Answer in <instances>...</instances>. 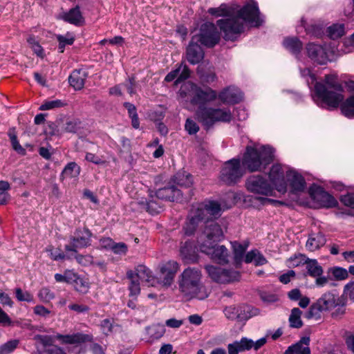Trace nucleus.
<instances>
[{
	"label": "nucleus",
	"mask_w": 354,
	"mask_h": 354,
	"mask_svg": "<svg viewBox=\"0 0 354 354\" xmlns=\"http://www.w3.org/2000/svg\"><path fill=\"white\" fill-rule=\"evenodd\" d=\"M191 92L190 103L198 106L195 111V118L205 129H208L212 127L216 122H230L232 120V115L229 109L207 106V103L217 98L216 91L211 88L203 89L193 84L191 86Z\"/></svg>",
	"instance_id": "nucleus-1"
},
{
	"label": "nucleus",
	"mask_w": 354,
	"mask_h": 354,
	"mask_svg": "<svg viewBox=\"0 0 354 354\" xmlns=\"http://www.w3.org/2000/svg\"><path fill=\"white\" fill-rule=\"evenodd\" d=\"M259 15L260 12L257 3L252 1L244 5L238 11L236 17L219 19L217 21V25L224 33V39L233 41L236 35L241 33L243 30V23L240 19H241L244 21L258 27L263 23V20Z\"/></svg>",
	"instance_id": "nucleus-2"
},
{
	"label": "nucleus",
	"mask_w": 354,
	"mask_h": 354,
	"mask_svg": "<svg viewBox=\"0 0 354 354\" xmlns=\"http://www.w3.org/2000/svg\"><path fill=\"white\" fill-rule=\"evenodd\" d=\"M179 291L187 300L207 299L211 292L202 281L201 271L196 268H187L178 279Z\"/></svg>",
	"instance_id": "nucleus-3"
},
{
	"label": "nucleus",
	"mask_w": 354,
	"mask_h": 354,
	"mask_svg": "<svg viewBox=\"0 0 354 354\" xmlns=\"http://www.w3.org/2000/svg\"><path fill=\"white\" fill-rule=\"evenodd\" d=\"M344 91L342 84L339 82L335 75H326L324 83L316 82L315 92L322 102L326 104L329 109H337L344 100Z\"/></svg>",
	"instance_id": "nucleus-4"
},
{
	"label": "nucleus",
	"mask_w": 354,
	"mask_h": 354,
	"mask_svg": "<svg viewBox=\"0 0 354 354\" xmlns=\"http://www.w3.org/2000/svg\"><path fill=\"white\" fill-rule=\"evenodd\" d=\"M274 160V149L269 146L259 148L248 146L242 158V165L248 171H260Z\"/></svg>",
	"instance_id": "nucleus-5"
},
{
	"label": "nucleus",
	"mask_w": 354,
	"mask_h": 354,
	"mask_svg": "<svg viewBox=\"0 0 354 354\" xmlns=\"http://www.w3.org/2000/svg\"><path fill=\"white\" fill-rule=\"evenodd\" d=\"M221 212V204L217 201H209L199 204L191 212L189 221L184 227L185 234L188 236L193 234L200 223H202L203 221H212L210 219V217L219 216Z\"/></svg>",
	"instance_id": "nucleus-6"
},
{
	"label": "nucleus",
	"mask_w": 354,
	"mask_h": 354,
	"mask_svg": "<svg viewBox=\"0 0 354 354\" xmlns=\"http://www.w3.org/2000/svg\"><path fill=\"white\" fill-rule=\"evenodd\" d=\"M346 304V299L344 296L339 297L333 291L326 292L310 306L307 318L319 319L322 312L330 310L335 307H339L337 311L343 314L344 310L342 308L345 306Z\"/></svg>",
	"instance_id": "nucleus-7"
},
{
	"label": "nucleus",
	"mask_w": 354,
	"mask_h": 354,
	"mask_svg": "<svg viewBox=\"0 0 354 354\" xmlns=\"http://www.w3.org/2000/svg\"><path fill=\"white\" fill-rule=\"evenodd\" d=\"M245 169L241 166L239 158H232L226 161L221 170L220 178L227 185L239 183L244 176Z\"/></svg>",
	"instance_id": "nucleus-8"
},
{
	"label": "nucleus",
	"mask_w": 354,
	"mask_h": 354,
	"mask_svg": "<svg viewBox=\"0 0 354 354\" xmlns=\"http://www.w3.org/2000/svg\"><path fill=\"white\" fill-rule=\"evenodd\" d=\"M192 37H196V40L201 44L213 48L220 41L221 35L213 23L206 22L201 26L199 32Z\"/></svg>",
	"instance_id": "nucleus-9"
},
{
	"label": "nucleus",
	"mask_w": 354,
	"mask_h": 354,
	"mask_svg": "<svg viewBox=\"0 0 354 354\" xmlns=\"http://www.w3.org/2000/svg\"><path fill=\"white\" fill-rule=\"evenodd\" d=\"M92 235V232L87 227L77 228L74 234L69 238L70 242L65 245V250L77 253L78 249L90 246Z\"/></svg>",
	"instance_id": "nucleus-10"
},
{
	"label": "nucleus",
	"mask_w": 354,
	"mask_h": 354,
	"mask_svg": "<svg viewBox=\"0 0 354 354\" xmlns=\"http://www.w3.org/2000/svg\"><path fill=\"white\" fill-rule=\"evenodd\" d=\"M204 229L198 237V247L202 243H214L221 241L223 238V232L221 226L214 221H205Z\"/></svg>",
	"instance_id": "nucleus-11"
},
{
	"label": "nucleus",
	"mask_w": 354,
	"mask_h": 354,
	"mask_svg": "<svg viewBox=\"0 0 354 354\" xmlns=\"http://www.w3.org/2000/svg\"><path fill=\"white\" fill-rule=\"evenodd\" d=\"M245 187L250 192L266 196H272L274 188L270 183L261 175H253L245 181Z\"/></svg>",
	"instance_id": "nucleus-12"
},
{
	"label": "nucleus",
	"mask_w": 354,
	"mask_h": 354,
	"mask_svg": "<svg viewBox=\"0 0 354 354\" xmlns=\"http://www.w3.org/2000/svg\"><path fill=\"white\" fill-rule=\"evenodd\" d=\"M209 277L214 281L221 283H230L238 281L241 277L240 272L232 269H224L214 266H206Z\"/></svg>",
	"instance_id": "nucleus-13"
},
{
	"label": "nucleus",
	"mask_w": 354,
	"mask_h": 354,
	"mask_svg": "<svg viewBox=\"0 0 354 354\" xmlns=\"http://www.w3.org/2000/svg\"><path fill=\"white\" fill-rule=\"evenodd\" d=\"M201 252L211 257V259L219 264H225L229 261L228 250L224 245L214 243L205 244L199 247Z\"/></svg>",
	"instance_id": "nucleus-14"
},
{
	"label": "nucleus",
	"mask_w": 354,
	"mask_h": 354,
	"mask_svg": "<svg viewBox=\"0 0 354 354\" xmlns=\"http://www.w3.org/2000/svg\"><path fill=\"white\" fill-rule=\"evenodd\" d=\"M196 37H192L186 49V58L193 65L200 63L204 58V51Z\"/></svg>",
	"instance_id": "nucleus-15"
},
{
	"label": "nucleus",
	"mask_w": 354,
	"mask_h": 354,
	"mask_svg": "<svg viewBox=\"0 0 354 354\" xmlns=\"http://www.w3.org/2000/svg\"><path fill=\"white\" fill-rule=\"evenodd\" d=\"M178 269L179 265L175 261H169L161 266L160 278L164 286H170L171 285Z\"/></svg>",
	"instance_id": "nucleus-16"
},
{
	"label": "nucleus",
	"mask_w": 354,
	"mask_h": 354,
	"mask_svg": "<svg viewBox=\"0 0 354 354\" xmlns=\"http://www.w3.org/2000/svg\"><path fill=\"white\" fill-rule=\"evenodd\" d=\"M308 57L319 64H326L328 57L326 49L321 45L310 43L306 46Z\"/></svg>",
	"instance_id": "nucleus-17"
},
{
	"label": "nucleus",
	"mask_w": 354,
	"mask_h": 354,
	"mask_svg": "<svg viewBox=\"0 0 354 354\" xmlns=\"http://www.w3.org/2000/svg\"><path fill=\"white\" fill-rule=\"evenodd\" d=\"M156 197L158 199L166 200L169 201H181L183 197V193L175 185H171L158 189L156 192Z\"/></svg>",
	"instance_id": "nucleus-18"
},
{
	"label": "nucleus",
	"mask_w": 354,
	"mask_h": 354,
	"mask_svg": "<svg viewBox=\"0 0 354 354\" xmlns=\"http://www.w3.org/2000/svg\"><path fill=\"white\" fill-rule=\"evenodd\" d=\"M223 103L237 104L243 99L241 91L236 87L228 86L217 95Z\"/></svg>",
	"instance_id": "nucleus-19"
},
{
	"label": "nucleus",
	"mask_w": 354,
	"mask_h": 354,
	"mask_svg": "<svg viewBox=\"0 0 354 354\" xmlns=\"http://www.w3.org/2000/svg\"><path fill=\"white\" fill-rule=\"evenodd\" d=\"M269 178L278 191L285 192L286 190L284 173L280 165L276 164L272 166L269 172Z\"/></svg>",
	"instance_id": "nucleus-20"
},
{
	"label": "nucleus",
	"mask_w": 354,
	"mask_h": 354,
	"mask_svg": "<svg viewBox=\"0 0 354 354\" xmlns=\"http://www.w3.org/2000/svg\"><path fill=\"white\" fill-rule=\"evenodd\" d=\"M133 276L139 281H146L149 286H155L158 283V279L152 274L151 271L144 265H138L135 271H133Z\"/></svg>",
	"instance_id": "nucleus-21"
},
{
	"label": "nucleus",
	"mask_w": 354,
	"mask_h": 354,
	"mask_svg": "<svg viewBox=\"0 0 354 354\" xmlns=\"http://www.w3.org/2000/svg\"><path fill=\"white\" fill-rule=\"evenodd\" d=\"M286 176L294 192H302L306 187L304 178L294 170L287 171Z\"/></svg>",
	"instance_id": "nucleus-22"
},
{
	"label": "nucleus",
	"mask_w": 354,
	"mask_h": 354,
	"mask_svg": "<svg viewBox=\"0 0 354 354\" xmlns=\"http://www.w3.org/2000/svg\"><path fill=\"white\" fill-rule=\"evenodd\" d=\"M252 339L242 337L240 341H234L227 345L228 354H239L252 348Z\"/></svg>",
	"instance_id": "nucleus-23"
},
{
	"label": "nucleus",
	"mask_w": 354,
	"mask_h": 354,
	"mask_svg": "<svg viewBox=\"0 0 354 354\" xmlns=\"http://www.w3.org/2000/svg\"><path fill=\"white\" fill-rule=\"evenodd\" d=\"M87 76L88 74L85 71L75 70L68 77L69 84L75 90H81L84 86Z\"/></svg>",
	"instance_id": "nucleus-24"
},
{
	"label": "nucleus",
	"mask_w": 354,
	"mask_h": 354,
	"mask_svg": "<svg viewBox=\"0 0 354 354\" xmlns=\"http://www.w3.org/2000/svg\"><path fill=\"white\" fill-rule=\"evenodd\" d=\"M326 242V239L323 233H312L309 235L306 243V247L308 250L314 252L324 245Z\"/></svg>",
	"instance_id": "nucleus-25"
},
{
	"label": "nucleus",
	"mask_w": 354,
	"mask_h": 354,
	"mask_svg": "<svg viewBox=\"0 0 354 354\" xmlns=\"http://www.w3.org/2000/svg\"><path fill=\"white\" fill-rule=\"evenodd\" d=\"M244 307H235L230 306L224 309V314L228 319L243 321L249 319L251 315L245 314Z\"/></svg>",
	"instance_id": "nucleus-26"
},
{
	"label": "nucleus",
	"mask_w": 354,
	"mask_h": 354,
	"mask_svg": "<svg viewBox=\"0 0 354 354\" xmlns=\"http://www.w3.org/2000/svg\"><path fill=\"white\" fill-rule=\"evenodd\" d=\"M231 243L233 249L234 264L236 267H239L243 261L244 254L248 247V243L243 245L237 241H234Z\"/></svg>",
	"instance_id": "nucleus-27"
},
{
	"label": "nucleus",
	"mask_w": 354,
	"mask_h": 354,
	"mask_svg": "<svg viewBox=\"0 0 354 354\" xmlns=\"http://www.w3.org/2000/svg\"><path fill=\"white\" fill-rule=\"evenodd\" d=\"M173 182L180 187H189L192 183V176L185 171H179L174 176Z\"/></svg>",
	"instance_id": "nucleus-28"
},
{
	"label": "nucleus",
	"mask_w": 354,
	"mask_h": 354,
	"mask_svg": "<svg viewBox=\"0 0 354 354\" xmlns=\"http://www.w3.org/2000/svg\"><path fill=\"white\" fill-rule=\"evenodd\" d=\"M283 46L292 54L297 55L302 49V42L297 37H286L283 42Z\"/></svg>",
	"instance_id": "nucleus-29"
},
{
	"label": "nucleus",
	"mask_w": 354,
	"mask_h": 354,
	"mask_svg": "<svg viewBox=\"0 0 354 354\" xmlns=\"http://www.w3.org/2000/svg\"><path fill=\"white\" fill-rule=\"evenodd\" d=\"M63 19L64 21L74 25H80L84 21L78 6L71 9L68 12L65 13Z\"/></svg>",
	"instance_id": "nucleus-30"
},
{
	"label": "nucleus",
	"mask_w": 354,
	"mask_h": 354,
	"mask_svg": "<svg viewBox=\"0 0 354 354\" xmlns=\"http://www.w3.org/2000/svg\"><path fill=\"white\" fill-rule=\"evenodd\" d=\"M307 273L312 277L322 275L324 270L316 259H307L305 261Z\"/></svg>",
	"instance_id": "nucleus-31"
},
{
	"label": "nucleus",
	"mask_w": 354,
	"mask_h": 354,
	"mask_svg": "<svg viewBox=\"0 0 354 354\" xmlns=\"http://www.w3.org/2000/svg\"><path fill=\"white\" fill-rule=\"evenodd\" d=\"M80 167L78 166L75 162L68 163L64 168L60 179L64 180L66 178H76L80 175Z\"/></svg>",
	"instance_id": "nucleus-32"
},
{
	"label": "nucleus",
	"mask_w": 354,
	"mask_h": 354,
	"mask_svg": "<svg viewBox=\"0 0 354 354\" xmlns=\"http://www.w3.org/2000/svg\"><path fill=\"white\" fill-rule=\"evenodd\" d=\"M127 277L130 280L129 285V296L135 297V299H136L140 293V281L134 278L132 270L127 271Z\"/></svg>",
	"instance_id": "nucleus-33"
},
{
	"label": "nucleus",
	"mask_w": 354,
	"mask_h": 354,
	"mask_svg": "<svg viewBox=\"0 0 354 354\" xmlns=\"http://www.w3.org/2000/svg\"><path fill=\"white\" fill-rule=\"evenodd\" d=\"M57 337L65 344H76L84 342L87 340L88 335L82 333H75L66 335H57Z\"/></svg>",
	"instance_id": "nucleus-34"
},
{
	"label": "nucleus",
	"mask_w": 354,
	"mask_h": 354,
	"mask_svg": "<svg viewBox=\"0 0 354 354\" xmlns=\"http://www.w3.org/2000/svg\"><path fill=\"white\" fill-rule=\"evenodd\" d=\"M341 111L342 114L348 118H354V95L348 97L341 103Z\"/></svg>",
	"instance_id": "nucleus-35"
},
{
	"label": "nucleus",
	"mask_w": 354,
	"mask_h": 354,
	"mask_svg": "<svg viewBox=\"0 0 354 354\" xmlns=\"http://www.w3.org/2000/svg\"><path fill=\"white\" fill-rule=\"evenodd\" d=\"M310 337H303L301 339L292 344L295 354H311L310 349L309 347Z\"/></svg>",
	"instance_id": "nucleus-36"
},
{
	"label": "nucleus",
	"mask_w": 354,
	"mask_h": 354,
	"mask_svg": "<svg viewBox=\"0 0 354 354\" xmlns=\"http://www.w3.org/2000/svg\"><path fill=\"white\" fill-rule=\"evenodd\" d=\"M301 310L298 308H294L291 310L288 321L290 326L295 328H300L303 326V322L301 319Z\"/></svg>",
	"instance_id": "nucleus-37"
},
{
	"label": "nucleus",
	"mask_w": 354,
	"mask_h": 354,
	"mask_svg": "<svg viewBox=\"0 0 354 354\" xmlns=\"http://www.w3.org/2000/svg\"><path fill=\"white\" fill-rule=\"evenodd\" d=\"M328 274H331L333 279L337 281H342L348 277V270L344 268L335 266L328 270Z\"/></svg>",
	"instance_id": "nucleus-38"
},
{
	"label": "nucleus",
	"mask_w": 354,
	"mask_h": 354,
	"mask_svg": "<svg viewBox=\"0 0 354 354\" xmlns=\"http://www.w3.org/2000/svg\"><path fill=\"white\" fill-rule=\"evenodd\" d=\"M27 42L33 52L40 58L45 56L44 50L39 43L36 40L34 35H30L27 38Z\"/></svg>",
	"instance_id": "nucleus-39"
},
{
	"label": "nucleus",
	"mask_w": 354,
	"mask_h": 354,
	"mask_svg": "<svg viewBox=\"0 0 354 354\" xmlns=\"http://www.w3.org/2000/svg\"><path fill=\"white\" fill-rule=\"evenodd\" d=\"M328 34L330 38L335 39L344 34V24H333L328 28Z\"/></svg>",
	"instance_id": "nucleus-40"
},
{
	"label": "nucleus",
	"mask_w": 354,
	"mask_h": 354,
	"mask_svg": "<svg viewBox=\"0 0 354 354\" xmlns=\"http://www.w3.org/2000/svg\"><path fill=\"white\" fill-rule=\"evenodd\" d=\"M19 341L17 339H11L0 346V354H10L19 346Z\"/></svg>",
	"instance_id": "nucleus-41"
},
{
	"label": "nucleus",
	"mask_w": 354,
	"mask_h": 354,
	"mask_svg": "<svg viewBox=\"0 0 354 354\" xmlns=\"http://www.w3.org/2000/svg\"><path fill=\"white\" fill-rule=\"evenodd\" d=\"M165 326L160 324H154L149 328V333L151 338L158 339L165 333Z\"/></svg>",
	"instance_id": "nucleus-42"
},
{
	"label": "nucleus",
	"mask_w": 354,
	"mask_h": 354,
	"mask_svg": "<svg viewBox=\"0 0 354 354\" xmlns=\"http://www.w3.org/2000/svg\"><path fill=\"white\" fill-rule=\"evenodd\" d=\"M320 201L323 205L326 207H333L337 206V200L326 192L322 191L319 194Z\"/></svg>",
	"instance_id": "nucleus-43"
},
{
	"label": "nucleus",
	"mask_w": 354,
	"mask_h": 354,
	"mask_svg": "<svg viewBox=\"0 0 354 354\" xmlns=\"http://www.w3.org/2000/svg\"><path fill=\"white\" fill-rule=\"evenodd\" d=\"M75 289L82 294H85L88 291V283L80 276L77 278L73 283Z\"/></svg>",
	"instance_id": "nucleus-44"
},
{
	"label": "nucleus",
	"mask_w": 354,
	"mask_h": 354,
	"mask_svg": "<svg viewBox=\"0 0 354 354\" xmlns=\"http://www.w3.org/2000/svg\"><path fill=\"white\" fill-rule=\"evenodd\" d=\"M9 138L10 139V142L12 146V148L19 154L24 155L26 153V150L24 149L21 145L19 144L17 137L14 131H10L8 133Z\"/></svg>",
	"instance_id": "nucleus-45"
},
{
	"label": "nucleus",
	"mask_w": 354,
	"mask_h": 354,
	"mask_svg": "<svg viewBox=\"0 0 354 354\" xmlns=\"http://www.w3.org/2000/svg\"><path fill=\"white\" fill-rule=\"evenodd\" d=\"M208 13L216 17L228 16L230 14L225 4H221L218 8H211L208 10Z\"/></svg>",
	"instance_id": "nucleus-46"
},
{
	"label": "nucleus",
	"mask_w": 354,
	"mask_h": 354,
	"mask_svg": "<svg viewBox=\"0 0 354 354\" xmlns=\"http://www.w3.org/2000/svg\"><path fill=\"white\" fill-rule=\"evenodd\" d=\"M38 297L41 301L47 303L54 299L55 294L48 288L44 287L39 291Z\"/></svg>",
	"instance_id": "nucleus-47"
},
{
	"label": "nucleus",
	"mask_w": 354,
	"mask_h": 354,
	"mask_svg": "<svg viewBox=\"0 0 354 354\" xmlns=\"http://www.w3.org/2000/svg\"><path fill=\"white\" fill-rule=\"evenodd\" d=\"M63 106L64 103L60 100L46 101L39 106V110H50L55 108L62 107Z\"/></svg>",
	"instance_id": "nucleus-48"
},
{
	"label": "nucleus",
	"mask_w": 354,
	"mask_h": 354,
	"mask_svg": "<svg viewBox=\"0 0 354 354\" xmlns=\"http://www.w3.org/2000/svg\"><path fill=\"white\" fill-rule=\"evenodd\" d=\"M34 339L42 344L45 349L48 348L50 346H56L53 344V339L51 336L37 335L35 336Z\"/></svg>",
	"instance_id": "nucleus-49"
},
{
	"label": "nucleus",
	"mask_w": 354,
	"mask_h": 354,
	"mask_svg": "<svg viewBox=\"0 0 354 354\" xmlns=\"http://www.w3.org/2000/svg\"><path fill=\"white\" fill-rule=\"evenodd\" d=\"M15 294L17 299L20 301H33L32 295H31L30 292L27 291L23 292V290L19 288L15 290Z\"/></svg>",
	"instance_id": "nucleus-50"
},
{
	"label": "nucleus",
	"mask_w": 354,
	"mask_h": 354,
	"mask_svg": "<svg viewBox=\"0 0 354 354\" xmlns=\"http://www.w3.org/2000/svg\"><path fill=\"white\" fill-rule=\"evenodd\" d=\"M185 129L189 135L196 134L199 131V127L193 120L187 118L185 121Z\"/></svg>",
	"instance_id": "nucleus-51"
},
{
	"label": "nucleus",
	"mask_w": 354,
	"mask_h": 354,
	"mask_svg": "<svg viewBox=\"0 0 354 354\" xmlns=\"http://www.w3.org/2000/svg\"><path fill=\"white\" fill-rule=\"evenodd\" d=\"M342 296H344L346 299L348 297L354 302V281H350L344 286Z\"/></svg>",
	"instance_id": "nucleus-52"
},
{
	"label": "nucleus",
	"mask_w": 354,
	"mask_h": 354,
	"mask_svg": "<svg viewBox=\"0 0 354 354\" xmlns=\"http://www.w3.org/2000/svg\"><path fill=\"white\" fill-rule=\"evenodd\" d=\"M57 41H59V53H64L66 45H72L74 42V39L66 38L62 35H58L57 37Z\"/></svg>",
	"instance_id": "nucleus-53"
},
{
	"label": "nucleus",
	"mask_w": 354,
	"mask_h": 354,
	"mask_svg": "<svg viewBox=\"0 0 354 354\" xmlns=\"http://www.w3.org/2000/svg\"><path fill=\"white\" fill-rule=\"evenodd\" d=\"M127 245L124 243L114 242L111 250L116 254L124 255L127 254Z\"/></svg>",
	"instance_id": "nucleus-54"
},
{
	"label": "nucleus",
	"mask_w": 354,
	"mask_h": 354,
	"mask_svg": "<svg viewBox=\"0 0 354 354\" xmlns=\"http://www.w3.org/2000/svg\"><path fill=\"white\" fill-rule=\"evenodd\" d=\"M339 199L344 205L354 208V192L341 196Z\"/></svg>",
	"instance_id": "nucleus-55"
},
{
	"label": "nucleus",
	"mask_w": 354,
	"mask_h": 354,
	"mask_svg": "<svg viewBox=\"0 0 354 354\" xmlns=\"http://www.w3.org/2000/svg\"><path fill=\"white\" fill-rule=\"evenodd\" d=\"M192 252V243L189 241L185 242L180 247V254L185 259H191Z\"/></svg>",
	"instance_id": "nucleus-56"
},
{
	"label": "nucleus",
	"mask_w": 354,
	"mask_h": 354,
	"mask_svg": "<svg viewBox=\"0 0 354 354\" xmlns=\"http://www.w3.org/2000/svg\"><path fill=\"white\" fill-rule=\"evenodd\" d=\"M161 207L153 200L149 201L147 204V210L151 214H156L160 212Z\"/></svg>",
	"instance_id": "nucleus-57"
},
{
	"label": "nucleus",
	"mask_w": 354,
	"mask_h": 354,
	"mask_svg": "<svg viewBox=\"0 0 354 354\" xmlns=\"http://www.w3.org/2000/svg\"><path fill=\"white\" fill-rule=\"evenodd\" d=\"M307 31L308 33L312 34L316 37H320L324 31L322 30V27L319 25L313 24L307 28Z\"/></svg>",
	"instance_id": "nucleus-58"
},
{
	"label": "nucleus",
	"mask_w": 354,
	"mask_h": 354,
	"mask_svg": "<svg viewBox=\"0 0 354 354\" xmlns=\"http://www.w3.org/2000/svg\"><path fill=\"white\" fill-rule=\"evenodd\" d=\"M181 70L179 73V76L178 77V79L176 80V82H180L181 81L187 80L190 75V71L187 66L183 65L181 64Z\"/></svg>",
	"instance_id": "nucleus-59"
},
{
	"label": "nucleus",
	"mask_w": 354,
	"mask_h": 354,
	"mask_svg": "<svg viewBox=\"0 0 354 354\" xmlns=\"http://www.w3.org/2000/svg\"><path fill=\"white\" fill-rule=\"evenodd\" d=\"M125 86L127 88L128 93L130 95L135 94L136 92V82L135 77H133V76L129 77L127 82L125 84Z\"/></svg>",
	"instance_id": "nucleus-60"
},
{
	"label": "nucleus",
	"mask_w": 354,
	"mask_h": 354,
	"mask_svg": "<svg viewBox=\"0 0 354 354\" xmlns=\"http://www.w3.org/2000/svg\"><path fill=\"white\" fill-rule=\"evenodd\" d=\"M0 324L3 326H11L12 322L9 316L0 307Z\"/></svg>",
	"instance_id": "nucleus-61"
},
{
	"label": "nucleus",
	"mask_w": 354,
	"mask_h": 354,
	"mask_svg": "<svg viewBox=\"0 0 354 354\" xmlns=\"http://www.w3.org/2000/svg\"><path fill=\"white\" fill-rule=\"evenodd\" d=\"M100 326L103 331V333L105 335H108L109 333L112 331L113 325L109 319H103L101 322Z\"/></svg>",
	"instance_id": "nucleus-62"
},
{
	"label": "nucleus",
	"mask_w": 354,
	"mask_h": 354,
	"mask_svg": "<svg viewBox=\"0 0 354 354\" xmlns=\"http://www.w3.org/2000/svg\"><path fill=\"white\" fill-rule=\"evenodd\" d=\"M68 308L71 310L75 311L77 313H86L89 310V307L86 305H80L73 304L68 306Z\"/></svg>",
	"instance_id": "nucleus-63"
},
{
	"label": "nucleus",
	"mask_w": 354,
	"mask_h": 354,
	"mask_svg": "<svg viewBox=\"0 0 354 354\" xmlns=\"http://www.w3.org/2000/svg\"><path fill=\"white\" fill-rule=\"evenodd\" d=\"M114 241L109 237L102 238L100 240V245L106 250H111Z\"/></svg>",
	"instance_id": "nucleus-64"
}]
</instances>
